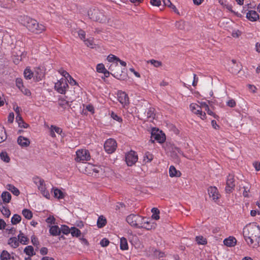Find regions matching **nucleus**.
Listing matches in <instances>:
<instances>
[{
    "mask_svg": "<svg viewBox=\"0 0 260 260\" xmlns=\"http://www.w3.org/2000/svg\"><path fill=\"white\" fill-rule=\"evenodd\" d=\"M243 236L248 245L256 246L259 242L260 228L256 225L246 226L243 229Z\"/></svg>",
    "mask_w": 260,
    "mask_h": 260,
    "instance_id": "nucleus-1",
    "label": "nucleus"
},
{
    "mask_svg": "<svg viewBox=\"0 0 260 260\" xmlns=\"http://www.w3.org/2000/svg\"><path fill=\"white\" fill-rule=\"evenodd\" d=\"M19 21L22 25L25 26L29 31L35 34H40L46 29V27L44 25L39 24L36 20L28 16H19Z\"/></svg>",
    "mask_w": 260,
    "mask_h": 260,
    "instance_id": "nucleus-2",
    "label": "nucleus"
},
{
    "mask_svg": "<svg viewBox=\"0 0 260 260\" xmlns=\"http://www.w3.org/2000/svg\"><path fill=\"white\" fill-rule=\"evenodd\" d=\"M88 15L91 19L100 23H106L107 17L102 11L97 8L90 9L88 11Z\"/></svg>",
    "mask_w": 260,
    "mask_h": 260,
    "instance_id": "nucleus-3",
    "label": "nucleus"
},
{
    "mask_svg": "<svg viewBox=\"0 0 260 260\" xmlns=\"http://www.w3.org/2000/svg\"><path fill=\"white\" fill-rule=\"evenodd\" d=\"M126 221L132 226L139 228L142 224L143 217L137 214H132L126 217Z\"/></svg>",
    "mask_w": 260,
    "mask_h": 260,
    "instance_id": "nucleus-4",
    "label": "nucleus"
},
{
    "mask_svg": "<svg viewBox=\"0 0 260 260\" xmlns=\"http://www.w3.org/2000/svg\"><path fill=\"white\" fill-rule=\"evenodd\" d=\"M75 160L77 162L89 160L90 158L89 152L86 149H80L76 151Z\"/></svg>",
    "mask_w": 260,
    "mask_h": 260,
    "instance_id": "nucleus-5",
    "label": "nucleus"
},
{
    "mask_svg": "<svg viewBox=\"0 0 260 260\" xmlns=\"http://www.w3.org/2000/svg\"><path fill=\"white\" fill-rule=\"evenodd\" d=\"M69 87L65 79L61 78L55 83L54 88L59 93L64 94L66 89Z\"/></svg>",
    "mask_w": 260,
    "mask_h": 260,
    "instance_id": "nucleus-6",
    "label": "nucleus"
},
{
    "mask_svg": "<svg viewBox=\"0 0 260 260\" xmlns=\"http://www.w3.org/2000/svg\"><path fill=\"white\" fill-rule=\"evenodd\" d=\"M138 159V155L133 150H131L125 154V160L128 166H132Z\"/></svg>",
    "mask_w": 260,
    "mask_h": 260,
    "instance_id": "nucleus-7",
    "label": "nucleus"
},
{
    "mask_svg": "<svg viewBox=\"0 0 260 260\" xmlns=\"http://www.w3.org/2000/svg\"><path fill=\"white\" fill-rule=\"evenodd\" d=\"M116 147L117 143L113 139H108L104 144V149L109 154L113 153L116 150Z\"/></svg>",
    "mask_w": 260,
    "mask_h": 260,
    "instance_id": "nucleus-8",
    "label": "nucleus"
},
{
    "mask_svg": "<svg viewBox=\"0 0 260 260\" xmlns=\"http://www.w3.org/2000/svg\"><path fill=\"white\" fill-rule=\"evenodd\" d=\"M235 187V179L233 175L229 174L227 177L225 191L227 193L233 192Z\"/></svg>",
    "mask_w": 260,
    "mask_h": 260,
    "instance_id": "nucleus-9",
    "label": "nucleus"
},
{
    "mask_svg": "<svg viewBox=\"0 0 260 260\" xmlns=\"http://www.w3.org/2000/svg\"><path fill=\"white\" fill-rule=\"evenodd\" d=\"M190 109L193 113L198 115L202 119H206V114L205 112H202L200 106L192 103L190 105Z\"/></svg>",
    "mask_w": 260,
    "mask_h": 260,
    "instance_id": "nucleus-10",
    "label": "nucleus"
},
{
    "mask_svg": "<svg viewBox=\"0 0 260 260\" xmlns=\"http://www.w3.org/2000/svg\"><path fill=\"white\" fill-rule=\"evenodd\" d=\"M111 75L120 80H124L126 78V74L124 73L119 66L117 67L114 73H111Z\"/></svg>",
    "mask_w": 260,
    "mask_h": 260,
    "instance_id": "nucleus-11",
    "label": "nucleus"
},
{
    "mask_svg": "<svg viewBox=\"0 0 260 260\" xmlns=\"http://www.w3.org/2000/svg\"><path fill=\"white\" fill-rule=\"evenodd\" d=\"M118 100L122 105H127L129 103V98L127 94L123 91H118Z\"/></svg>",
    "mask_w": 260,
    "mask_h": 260,
    "instance_id": "nucleus-12",
    "label": "nucleus"
},
{
    "mask_svg": "<svg viewBox=\"0 0 260 260\" xmlns=\"http://www.w3.org/2000/svg\"><path fill=\"white\" fill-rule=\"evenodd\" d=\"M229 71L233 74H238L241 70V66L237 63L236 60L233 59L230 64Z\"/></svg>",
    "mask_w": 260,
    "mask_h": 260,
    "instance_id": "nucleus-13",
    "label": "nucleus"
},
{
    "mask_svg": "<svg viewBox=\"0 0 260 260\" xmlns=\"http://www.w3.org/2000/svg\"><path fill=\"white\" fill-rule=\"evenodd\" d=\"M143 221L142 224L140 225L139 229L143 228L147 230H150L155 228L156 224L153 222L151 223L150 221L146 220L145 217H143Z\"/></svg>",
    "mask_w": 260,
    "mask_h": 260,
    "instance_id": "nucleus-14",
    "label": "nucleus"
},
{
    "mask_svg": "<svg viewBox=\"0 0 260 260\" xmlns=\"http://www.w3.org/2000/svg\"><path fill=\"white\" fill-rule=\"evenodd\" d=\"M208 191L210 197L212 198L213 200H216L219 199V194L216 187L210 186L208 188Z\"/></svg>",
    "mask_w": 260,
    "mask_h": 260,
    "instance_id": "nucleus-15",
    "label": "nucleus"
},
{
    "mask_svg": "<svg viewBox=\"0 0 260 260\" xmlns=\"http://www.w3.org/2000/svg\"><path fill=\"white\" fill-rule=\"evenodd\" d=\"M18 144L22 147H27L30 144V141L28 139L23 136H19L17 139Z\"/></svg>",
    "mask_w": 260,
    "mask_h": 260,
    "instance_id": "nucleus-16",
    "label": "nucleus"
},
{
    "mask_svg": "<svg viewBox=\"0 0 260 260\" xmlns=\"http://www.w3.org/2000/svg\"><path fill=\"white\" fill-rule=\"evenodd\" d=\"M246 18L251 21H255L259 19V15L255 11H249L246 14Z\"/></svg>",
    "mask_w": 260,
    "mask_h": 260,
    "instance_id": "nucleus-17",
    "label": "nucleus"
},
{
    "mask_svg": "<svg viewBox=\"0 0 260 260\" xmlns=\"http://www.w3.org/2000/svg\"><path fill=\"white\" fill-rule=\"evenodd\" d=\"M38 189L41 191V194L46 198H50V193L48 190H46V185L45 182L42 183L41 185L38 187Z\"/></svg>",
    "mask_w": 260,
    "mask_h": 260,
    "instance_id": "nucleus-18",
    "label": "nucleus"
},
{
    "mask_svg": "<svg viewBox=\"0 0 260 260\" xmlns=\"http://www.w3.org/2000/svg\"><path fill=\"white\" fill-rule=\"evenodd\" d=\"M236 242L237 240L234 237H229L224 240L223 243L228 247H233L236 245Z\"/></svg>",
    "mask_w": 260,
    "mask_h": 260,
    "instance_id": "nucleus-19",
    "label": "nucleus"
},
{
    "mask_svg": "<svg viewBox=\"0 0 260 260\" xmlns=\"http://www.w3.org/2000/svg\"><path fill=\"white\" fill-rule=\"evenodd\" d=\"M181 172L176 169L174 166H171L169 169V175L171 177H178L181 176Z\"/></svg>",
    "mask_w": 260,
    "mask_h": 260,
    "instance_id": "nucleus-20",
    "label": "nucleus"
},
{
    "mask_svg": "<svg viewBox=\"0 0 260 260\" xmlns=\"http://www.w3.org/2000/svg\"><path fill=\"white\" fill-rule=\"evenodd\" d=\"M151 139L157 140L159 143H162L165 140V135L161 136L159 134L152 132L151 133Z\"/></svg>",
    "mask_w": 260,
    "mask_h": 260,
    "instance_id": "nucleus-21",
    "label": "nucleus"
},
{
    "mask_svg": "<svg viewBox=\"0 0 260 260\" xmlns=\"http://www.w3.org/2000/svg\"><path fill=\"white\" fill-rule=\"evenodd\" d=\"M49 232L51 235L56 236L60 235L61 231L57 225H52L50 228Z\"/></svg>",
    "mask_w": 260,
    "mask_h": 260,
    "instance_id": "nucleus-22",
    "label": "nucleus"
},
{
    "mask_svg": "<svg viewBox=\"0 0 260 260\" xmlns=\"http://www.w3.org/2000/svg\"><path fill=\"white\" fill-rule=\"evenodd\" d=\"M1 197L4 203H9L11 200V195L8 191H4Z\"/></svg>",
    "mask_w": 260,
    "mask_h": 260,
    "instance_id": "nucleus-23",
    "label": "nucleus"
},
{
    "mask_svg": "<svg viewBox=\"0 0 260 260\" xmlns=\"http://www.w3.org/2000/svg\"><path fill=\"white\" fill-rule=\"evenodd\" d=\"M7 188L15 196H18L20 194L19 189L12 184H8L7 185Z\"/></svg>",
    "mask_w": 260,
    "mask_h": 260,
    "instance_id": "nucleus-24",
    "label": "nucleus"
},
{
    "mask_svg": "<svg viewBox=\"0 0 260 260\" xmlns=\"http://www.w3.org/2000/svg\"><path fill=\"white\" fill-rule=\"evenodd\" d=\"M8 244L15 248L19 246V241L16 237H12L9 239Z\"/></svg>",
    "mask_w": 260,
    "mask_h": 260,
    "instance_id": "nucleus-25",
    "label": "nucleus"
},
{
    "mask_svg": "<svg viewBox=\"0 0 260 260\" xmlns=\"http://www.w3.org/2000/svg\"><path fill=\"white\" fill-rule=\"evenodd\" d=\"M18 241L23 244H27L29 239L26 237L21 232H20L18 236Z\"/></svg>",
    "mask_w": 260,
    "mask_h": 260,
    "instance_id": "nucleus-26",
    "label": "nucleus"
},
{
    "mask_svg": "<svg viewBox=\"0 0 260 260\" xmlns=\"http://www.w3.org/2000/svg\"><path fill=\"white\" fill-rule=\"evenodd\" d=\"M107 223L106 219L103 216H101L99 217L97 221V226L99 228L104 227Z\"/></svg>",
    "mask_w": 260,
    "mask_h": 260,
    "instance_id": "nucleus-27",
    "label": "nucleus"
},
{
    "mask_svg": "<svg viewBox=\"0 0 260 260\" xmlns=\"http://www.w3.org/2000/svg\"><path fill=\"white\" fill-rule=\"evenodd\" d=\"M120 247L121 250H127L128 248L127 241L126 238L122 237L120 239Z\"/></svg>",
    "mask_w": 260,
    "mask_h": 260,
    "instance_id": "nucleus-28",
    "label": "nucleus"
},
{
    "mask_svg": "<svg viewBox=\"0 0 260 260\" xmlns=\"http://www.w3.org/2000/svg\"><path fill=\"white\" fill-rule=\"evenodd\" d=\"M24 252L29 257L36 254L34 248L32 246H27L24 249Z\"/></svg>",
    "mask_w": 260,
    "mask_h": 260,
    "instance_id": "nucleus-29",
    "label": "nucleus"
},
{
    "mask_svg": "<svg viewBox=\"0 0 260 260\" xmlns=\"http://www.w3.org/2000/svg\"><path fill=\"white\" fill-rule=\"evenodd\" d=\"M7 138L6 130L3 126H0V143Z\"/></svg>",
    "mask_w": 260,
    "mask_h": 260,
    "instance_id": "nucleus-30",
    "label": "nucleus"
},
{
    "mask_svg": "<svg viewBox=\"0 0 260 260\" xmlns=\"http://www.w3.org/2000/svg\"><path fill=\"white\" fill-rule=\"evenodd\" d=\"M186 23L182 20L177 21L175 23V27L179 30H185Z\"/></svg>",
    "mask_w": 260,
    "mask_h": 260,
    "instance_id": "nucleus-31",
    "label": "nucleus"
},
{
    "mask_svg": "<svg viewBox=\"0 0 260 260\" xmlns=\"http://www.w3.org/2000/svg\"><path fill=\"white\" fill-rule=\"evenodd\" d=\"M153 158V155L150 152L147 151L144 155L143 160L145 162H150Z\"/></svg>",
    "mask_w": 260,
    "mask_h": 260,
    "instance_id": "nucleus-32",
    "label": "nucleus"
},
{
    "mask_svg": "<svg viewBox=\"0 0 260 260\" xmlns=\"http://www.w3.org/2000/svg\"><path fill=\"white\" fill-rule=\"evenodd\" d=\"M0 157L1 159L5 162H9L10 161V158L6 151H2L0 153Z\"/></svg>",
    "mask_w": 260,
    "mask_h": 260,
    "instance_id": "nucleus-33",
    "label": "nucleus"
},
{
    "mask_svg": "<svg viewBox=\"0 0 260 260\" xmlns=\"http://www.w3.org/2000/svg\"><path fill=\"white\" fill-rule=\"evenodd\" d=\"M155 109L153 108H150L148 111L147 112V117L148 118L151 119V120H153L155 118Z\"/></svg>",
    "mask_w": 260,
    "mask_h": 260,
    "instance_id": "nucleus-34",
    "label": "nucleus"
},
{
    "mask_svg": "<svg viewBox=\"0 0 260 260\" xmlns=\"http://www.w3.org/2000/svg\"><path fill=\"white\" fill-rule=\"evenodd\" d=\"M10 253L7 250H3L0 255L1 260H8L11 259Z\"/></svg>",
    "mask_w": 260,
    "mask_h": 260,
    "instance_id": "nucleus-35",
    "label": "nucleus"
},
{
    "mask_svg": "<svg viewBox=\"0 0 260 260\" xmlns=\"http://www.w3.org/2000/svg\"><path fill=\"white\" fill-rule=\"evenodd\" d=\"M22 214L24 217L27 219H30L32 217V212L28 209H23L22 210Z\"/></svg>",
    "mask_w": 260,
    "mask_h": 260,
    "instance_id": "nucleus-36",
    "label": "nucleus"
},
{
    "mask_svg": "<svg viewBox=\"0 0 260 260\" xmlns=\"http://www.w3.org/2000/svg\"><path fill=\"white\" fill-rule=\"evenodd\" d=\"M54 197L57 199H63L64 198V194L61 190L58 188L54 189Z\"/></svg>",
    "mask_w": 260,
    "mask_h": 260,
    "instance_id": "nucleus-37",
    "label": "nucleus"
},
{
    "mask_svg": "<svg viewBox=\"0 0 260 260\" xmlns=\"http://www.w3.org/2000/svg\"><path fill=\"white\" fill-rule=\"evenodd\" d=\"M151 212L152 213V218L155 220H158L159 219V210L156 208H153L151 209Z\"/></svg>",
    "mask_w": 260,
    "mask_h": 260,
    "instance_id": "nucleus-38",
    "label": "nucleus"
},
{
    "mask_svg": "<svg viewBox=\"0 0 260 260\" xmlns=\"http://www.w3.org/2000/svg\"><path fill=\"white\" fill-rule=\"evenodd\" d=\"M21 217L17 214H14L11 218V222L13 224H16L21 221Z\"/></svg>",
    "mask_w": 260,
    "mask_h": 260,
    "instance_id": "nucleus-39",
    "label": "nucleus"
},
{
    "mask_svg": "<svg viewBox=\"0 0 260 260\" xmlns=\"http://www.w3.org/2000/svg\"><path fill=\"white\" fill-rule=\"evenodd\" d=\"M58 105L59 106L65 109L67 106L70 107L71 105L69 104V102L65 100L64 99H59L58 100Z\"/></svg>",
    "mask_w": 260,
    "mask_h": 260,
    "instance_id": "nucleus-40",
    "label": "nucleus"
},
{
    "mask_svg": "<svg viewBox=\"0 0 260 260\" xmlns=\"http://www.w3.org/2000/svg\"><path fill=\"white\" fill-rule=\"evenodd\" d=\"M196 239L198 244L205 245L207 243L206 239L201 236H197Z\"/></svg>",
    "mask_w": 260,
    "mask_h": 260,
    "instance_id": "nucleus-41",
    "label": "nucleus"
},
{
    "mask_svg": "<svg viewBox=\"0 0 260 260\" xmlns=\"http://www.w3.org/2000/svg\"><path fill=\"white\" fill-rule=\"evenodd\" d=\"M70 232H71L72 236L73 237H78L81 234L80 231L78 229H77L75 227H72L71 229Z\"/></svg>",
    "mask_w": 260,
    "mask_h": 260,
    "instance_id": "nucleus-42",
    "label": "nucleus"
},
{
    "mask_svg": "<svg viewBox=\"0 0 260 260\" xmlns=\"http://www.w3.org/2000/svg\"><path fill=\"white\" fill-rule=\"evenodd\" d=\"M24 76L25 79H30L33 76V73L30 69L26 68L24 71Z\"/></svg>",
    "mask_w": 260,
    "mask_h": 260,
    "instance_id": "nucleus-43",
    "label": "nucleus"
},
{
    "mask_svg": "<svg viewBox=\"0 0 260 260\" xmlns=\"http://www.w3.org/2000/svg\"><path fill=\"white\" fill-rule=\"evenodd\" d=\"M33 181L34 183L39 187L40 185L42 184V183H44V180L41 178L39 177L36 176L33 178Z\"/></svg>",
    "mask_w": 260,
    "mask_h": 260,
    "instance_id": "nucleus-44",
    "label": "nucleus"
},
{
    "mask_svg": "<svg viewBox=\"0 0 260 260\" xmlns=\"http://www.w3.org/2000/svg\"><path fill=\"white\" fill-rule=\"evenodd\" d=\"M107 60L110 64L112 62H117V60H120V59L114 55L110 54L107 57Z\"/></svg>",
    "mask_w": 260,
    "mask_h": 260,
    "instance_id": "nucleus-45",
    "label": "nucleus"
},
{
    "mask_svg": "<svg viewBox=\"0 0 260 260\" xmlns=\"http://www.w3.org/2000/svg\"><path fill=\"white\" fill-rule=\"evenodd\" d=\"M118 66L119 65L117 62L116 61L114 62H112L109 64V66H107V67H108V70L111 71V73H114V71H115V69L117 68V67H118Z\"/></svg>",
    "mask_w": 260,
    "mask_h": 260,
    "instance_id": "nucleus-46",
    "label": "nucleus"
},
{
    "mask_svg": "<svg viewBox=\"0 0 260 260\" xmlns=\"http://www.w3.org/2000/svg\"><path fill=\"white\" fill-rule=\"evenodd\" d=\"M84 42L85 45H87V46L91 48H93V46L94 44L93 43V39L89 38V39H87L86 40L85 39V40H84Z\"/></svg>",
    "mask_w": 260,
    "mask_h": 260,
    "instance_id": "nucleus-47",
    "label": "nucleus"
},
{
    "mask_svg": "<svg viewBox=\"0 0 260 260\" xmlns=\"http://www.w3.org/2000/svg\"><path fill=\"white\" fill-rule=\"evenodd\" d=\"M148 62H150L154 67L156 68L160 67L162 65V63L161 61L154 59H151L149 61H148Z\"/></svg>",
    "mask_w": 260,
    "mask_h": 260,
    "instance_id": "nucleus-48",
    "label": "nucleus"
},
{
    "mask_svg": "<svg viewBox=\"0 0 260 260\" xmlns=\"http://www.w3.org/2000/svg\"><path fill=\"white\" fill-rule=\"evenodd\" d=\"M61 232H62L63 234L67 235L69 234L71 232V230L66 225H61V229H60Z\"/></svg>",
    "mask_w": 260,
    "mask_h": 260,
    "instance_id": "nucleus-49",
    "label": "nucleus"
},
{
    "mask_svg": "<svg viewBox=\"0 0 260 260\" xmlns=\"http://www.w3.org/2000/svg\"><path fill=\"white\" fill-rule=\"evenodd\" d=\"M16 85L17 87L20 89L21 88H23V84L22 79L21 78H17L16 79Z\"/></svg>",
    "mask_w": 260,
    "mask_h": 260,
    "instance_id": "nucleus-50",
    "label": "nucleus"
},
{
    "mask_svg": "<svg viewBox=\"0 0 260 260\" xmlns=\"http://www.w3.org/2000/svg\"><path fill=\"white\" fill-rule=\"evenodd\" d=\"M106 70L104 65L102 63L98 64L96 66V71L102 73Z\"/></svg>",
    "mask_w": 260,
    "mask_h": 260,
    "instance_id": "nucleus-51",
    "label": "nucleus"
},
{
    "mask_svg": "<svg viewBox=\"0 0 260 260\" xmlns=\"http://www.w3.org/2000/svg\"><path fill=\"white\" fill-rule=\"evenodd\" d=\"M226 105L230 107L234 108L236 106V102L234 99H230L226 102Z\"/></svg>",
    "mask_w": 260,
    "mask_h": 260,
    "instance_id": "nucleus-52",
    "label": "nucleus"
},
{
    "mask_svg": "<svg viewBox=\"0 0 260 260\" xmlns=\"http://www.w3.org/2000/svg\"><path fill=\"white\" fill-rule=\"evenodd\" d=\"M1 212L6 217H9L11 215V212H10V210L6 207H5L4 208V209H3L1 211Z\"/></svg>",
    "mask_w": 260,
    "mask_h": 260,
    "instance_id": "nucleus-53",
    "label": "nucleus"
},
{
    "mask_svg": "<svg viewBox=\"0 0 260 260\" xmlns=\"http://www.w3.org/2000/svg\"><path fill=\"white\" fill-rule=\"evenodd\" d=\"M51 128H52V129H53V131L55 133H56L58 134H60L62 132V129L61 128L57 127L56 126L51 125Z\"/></svg>",
    "mask_w": 260,
    "mask_h": 260,
    "instance_id": "nucleus-54",
    "label": "nucleus"
},
{
    "mask_svg": "<svg viewBox=\"0 0 260 260\" xmlns=\"http://www.w3.org/2000/svg\"><path fill=\"white\" fill-rule=\"evenodd\" d=\"M243 188H244V191L243 192V195L244 197L248 198L249 197L248 192L250 191V188L249 187V185L246 186H244Z\"/></svg>",
    "mask_w": 260,
    "mask_h": 260,
    "instance_id": "nucleus-55",
    "label": "nucleus"
},
{
    "mask_svg": "<svg viewBox=\"0 0 260 260\" xmlns=\"http://www.w3.org/2000/svg\"><path fill=\"white\" fill-rule=\"evenodd\" d=\"M78 35L81 40H85V32L84 30L79 29L78 31Z\"/></svg>",
    "mask_w": 260,
    "mask_h": 260,
    "instance_id": "nucleus-56",
    "label": "nucleus"
},
{
    "mask_svg": "<svg viewBox=\"0 0 260 260\" xmlns=\"http://www.w3.org/2000/svg\"><path fill=\"white\" fill-rule=\"evenodd\" d=\"M109 244V241L106 238L103 239L100 242V244L102 247L107 246Z\"/></svg>",
    "mask_w": 260,
    "mask_h": 260,
    "instance_id": "nucleus-57",
    "label": "nucleus"
},
{
    "mask_svg": "<svg viewBox=\"0 0 260 260\" xmlns=\"http://www.w3.org/2000/svg\"><path fill=\"white\" fill-rule=\"evenodd\" d=\"M111 116L113 119H114L117 121L120 122V121H122V119L120 117H119L116 114L114 113L113 112H112V113L111 114Z\"/></svg>",
    "mask_w": 260,
    "mask_h": 260,
    "instance_id": "nucleus-58",
    "label": "nucleus"
},
{
    "mask_svg": "<svg viewBox=\"0 0 260 260\" xmlns=\"http://www.w3.org/2000/svg\"><path fill=\"white\" fill-rule=\"evenodd\" d=\"M20 90L22 91L23 93L27 96H29L31 95V92L30 90L23 86V88H21Z\"/></svg>",
    "mask_w": 260,
    "mask_h": 260,
    "instance_id": "nucleus-59",
    "label": "nucleus"
},
{
    "mask_svg": "<svg viewBox=\"0 0 260 260\" xmlns=\"http://www.w3.org/2000/svg\"><path fill=\"white\" fill-rule=\"evenodd\" d=\"M31 242L34 245H38L39 244V242L38 241V238L36 237L34 235L32 236L31 237Z\"/></svg>",
    "mask_w": 260,
    "mask_h": 260,
    "instance_id": "nucleus-60",
    "label": "nucleus"
},
{
    "mask_svg": "<svg viewBox=\"0 0 260 260\" xmlns=\"http://www.w3.org/2000/svg\"><path fill=\"white\" fill-rule=\"evenodd\" d=\"M55 220V218L53 216H49L46 219V221L48 223H54Z\"/></svg>",
    "mask_w": 260,
    "mask_h": 260,
    "instance_id": "nucleus-61",
    "label": "nucleus"
},
{
    "mask_svg": "<svg viewBox=\"0 0 260 260\" xmlns=\"http://www.w3.org/2000/svg\"><path fill=\"white\" fill-rule=\"evenodd\" d=\"M201 109H203L205 111H207V110H209V107L208 105L205 103V102H202L201 103Z\"/></svg>",
    "mask_w": 260,
    "mask_h": 260,
    "instance_id": "nucleus-62",
    "label": "nucleus"
},
{
    "mask_svg": "<svg viewBox=\"0 0 260 260\" xmlns=\"http://www.w3.org/2000/svg\"><path fill=\"white\" fill-rule=\"evenodd\" d=\"M150 4L155 6H159L161 4L160 0H151Z\"/></svg>",
    "mask_w": 260,
    "mask_h": 260,
    "instance_id": "nucleus-63",
    "label": "nucleus"
},
{
    "mask_svg": "<svg viewBox=\"0 0 260 260\" xmlns=\"http://www.w3.org/2000/svg\"><path fill=\"white\" fill-rule=\"evenodd\" d=\"M253 166L256 171H258L260 170V162L254 161L253 162Z\"/></svg>",
    "mask_w": 260,
    "mask_h": 260,
    "instance_id": "nucleus-64",
    "label": "nucleus"
}]
</instances>
